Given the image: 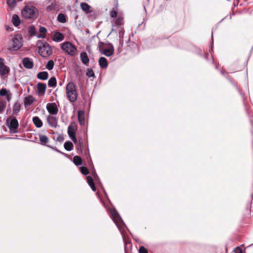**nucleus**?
<instances>
[{
    "mask_svg": "<svg viewBox=\"0 0 253 253\" xmlns=\"http://www.w3.org/2000/svg\"><path fill=\"white\" fill-rule=\"evenodd\" d=\"M118 4L115 7L113 8L110 12V16L111 18H116L112 26L114 28H117L118 29L120 38L123 37L124 34V18L122 14L118 15Z\"/></svg>",
    "mask_w": 253,
    "mask_h": 253,
    "instance_id": "1",
    "label": "nucleus"
},
{
    "mask_svg": "<svg viewBox=\"0 0 253 253\" xmlns=\"http://www.w3.org/2000/svg\"><path fill=\"white\" fill-rule=\"evenodd\" d=\"M22 16L27 19H35L39 15L38 9L33 5H26L21 10Z\"/></svg>",
    "mask_w": 253,
    "mask_h": 253,
    "instance_id": "2",
    "label": "nucleus"
},
{
    "mask_svg": "<svg viewBox=\"0 0 253 253\" xmlns=\"http://www.w3.org/2000/svg\"><path fill=\"white\" fill-rule=\"evenodd\" d=\"M65 92L67 98L70 102H74L77 100L78 93L77 86L74 83L70 82L66 85Z\"/></svg>",
    "mask_w": 253,
    "mask_h": 253,
    "instance_id": "3",
    "label": "nucleus"
},
{
    "mask_svg": "<svg viewBox=\"0 0 253 253\" xmlns=\"http://www.w3.org/2000/svg\"><path fill=\"white\" fill-rule=\"evenodd\" d=\"M38 52L41 56L45 58L52 54V49L47 42H44L38 47Z\"/></svg>",
    "mask_w": 253,
    "mask_h": 253,
    "instance_id": "4",
    "label": "nucleus"
},
{
    "mask_svg": "<svg viewBox=\"0 0 253 253\" xmlns=\"http://www.w3.org/2000/svg\"><path fill=\"white\" fill-rule=\"evenodd\" d=\"M60 47L62 50L71 56H75L77 52L76 46L69 42L61 43Z\"/></svg>",
    "mask_w": 253,
    "mask_h": 253,
    "instance_id": "5",
    "label": "nucleus"
},
{
    "mask_svg": "<svg viewBox=\"0 0 253 253\" xmlns=\"http://www.w3.org/2000/svg\"><path fill=\"white\" fill-rule=\"evenodd\" d=\"M110 212L111 213L113 221L115 223L116 225H117L120 231L121 232H122L123 231L122 230L124 226H125V223L123 220H122V219L121 218V217H120V216L119 215V214H118V212L116 211L111 210L110 211Z\"/></svg>",
    "mask_w": 253,
    "mask_h": 253,
    "instance_id": "6",
    "label": "nucleus"
},
{
    "mask_svg": "<svg viewBox=\"0 0 253 253\" xmlns=\"http://www.w3.org/2000/svg\"><path fill=\"white\" fill-rule=\"evenodd\" d=\"M6 125L8 126L10 132L15 133L17 132V128L19 126V123L15 118L10 117L6 120Z\"/></svg>",
    "mask_w": 253,
    "mask_h": 253,
    "instance_id": "7",
    "label": "nucleus"
},
{
    "mask_svg": "<svg viewBox=\"0 0 253 253\" xmlns=\"http://www.w3.org/2000/svg\"><path fill=\"white\" fill-rule=\"evenodd\" d=\"M12 46L8 47L9 51H17L22 46V38L21 35H17L12 39Z\"/></svg>",
    "mask_w": 253,
    "mask_h": 253,
    "instance_id": "8",
    "label": "nucleus"
},
{
    "mask_svg": "<svg viewBox=\"0 0 253 253\" xmlns=\"http://www.w3.org/2000/svg\"><path fill=\"white\" fill-rule=\"evenodd\" d=\"M76 126L74 123H71L68 127V134L74 143H77V139L76 137Z\"/></svg>",
    "mask_w": 253,
    "mask_h": 253,
    "instance_id": "9",
    "label": "nucleus"
},
{
    "mask_svg": "<svg viewBox=\"0 0 253 253\" xmlns=\"http://www.w3.org/2000/svg\"><path fill=\"white\" fill-rule=\"evenodd\" d=\"M46 121L49 126L56 128L58 126V118L56 115H49L46 117Z\"/></svg>",
    "mask_w": 253,
    "mask_h": 253,
    "instance_id": "10",
    "label": "nucleus"
},
{
    "mask_svg": "<svg viewBox=\"0 0 253 253\" xmlns=\"http://www.w3.org/2000/svg\"><path fill=\"white\" fill-rule=\"evenodd\" d=\"M46 108L49 115H56L58 112V109L55 103H47Z\"/></svg>",
    "mask_w": 253,
    "mask_h": 253,
    "instance_id": "11",
    "label": "nucleus"
},
{
    "mask_svg": "<svg viewBox=\"0 0 253 253\" xmlns=\"http://www.w3.org/2000/svg\"><path fill=\"white\" fill-rule=\"evenodd\" d=\"M22 63L25 68L29 69H32L34 67L33 61L28 57H25L23 59Z\"/></svg>",
    "mask_w": 253,
    "mask_h": 253,
    "instance_id": "12",
    "label": "nucleus"
},
{
    "mask_svg": "<svg viewBox=\"0 0 253 253\" xmlns=\"http://www.w3.org/2000/svg\"><path fill=\"white\" fill-rule=\"evenodd\" d=\"M64 36L59 32H56L53 34L52 40L57 42H61L64 40Z\"/></svg>",
    "mask_w": 253,
    "mask_h": 253,
    "instance_id": "13",
    "label": "nucleus"
},
{
    "mask_svg": "<svg viewBox=\"0 0 253 253\" xmlns=\"http://www.w3.org/2000/svg\"><path fill=\"white\" fill-rule=\"evenodd\" d=\"M46 85L44 83H39L37 84V91L39 95H43L45 93Z\"/></svg>",
    "mask_w": 253,
    "mask_h": 253,
    "instance_id": "14",
    "label": "nucleus"
},
{
    "mask_svg": "<svg viewBox=\"0 0 253 253\" xmlns=\"http://www.w3.org/2000/svg\"><path fill=\"white\" fill-rule=\"evenodd\" d=\"M114 53V47L111 44H109V45L108 48H106L103 50L102 52V54H104L106 56H110Z\"/></svg>",
    "mask_w": 253,
    "mask_h": 253,
    "instance_id": "15",
    "label": "nucleus"
},
{
    "mask_svg": "<svg viewBox=\"0 0 253 253\" xmlns=\"http://www.w3.org/2000/svg\"><path fill=\"white\" fill-rule=\"evenodd\" d=\"M82 9L86 13H89L92 12L91 7L87 3L82 2L80 4Z\"/></svg>",
    "mask_w": 253,
    "mask_h": 253,
    "instance_id": "16",
    "label": "nucleus"
},
{
    "mask_svg": "<svg viewBox=\"0 0 253 253\" xmlns=\"http://www.w3.org/2000/svg\"><path fill=\"white\" fill-rule=\"evenodd\" d=\"M21 109V104L20 102L17 101L14 103L13 106L12 113L13 115H17L20 112Z\"/></svg>",
    "mask_w": 253,
    "mask_h": 253,
    "instance_id": "17",
    "label": "nucleus"
},
{
    "mask_svg": "<svg viewBox=\"0 0 253 253\" xmlns=\"http://www.w3.org/2000/svg\"><path fill=\"white\" fill-rule=\"evenodd\" d=\"M99 65L101 68L105 69L108 67V64L106 58L101 57L98 61Z\"/></svg>",
    "mask_w": 253,
    "mask_h": 253,
    "instance_id": "18",
    "label": "nucleus"
},
{
    "mask_svg": "<svg viewBox=\"0 0 253 253\" xmlns=\"http://www.w3.org/2000/svg\"><path fill=\"white\" fill-rule=\"evenodd\" d=\"M33 122L35 126L38 128H40L42 126V122L39 117L37 116L33 118Z\"/></svg>",
    "mask_w": 253,
    "mask_h": 253,
    "instance_id": "19",
    "label": "nucleus"
},
{
    "mask_svg": "<svg viewBox=\"0 0 253 253\" xmlns=\"http://www.w3.org/2000/svg\"><path fill=\"white\" fill-rule=\"evenodd\" d=\"M39 32L41 33V34H38L37 35V38L44 39L46 38V33L47 32L46 29L44 27H40L39 29Z\"/></svg>",
    "mask_w": 253,
    "mask_h": 253,
    "instance_id": "20",
    "label": "nucleus"
},
{
    "mask_svg": "<svg viewBox=\"0 0 253 253\" xmlns=\"http://www.w3.org/2000/svg\"><path fill=\"white\" fill-rule=\"evenodd\" d=\"M37 78L41 80H46L48 78V74L46 71L40 72L37 74Z\"/></svg>",
    "mask_w": 253,
    "mask_h": 253,
    "instance_id": "21",
    "label": "nucleus"
},
{
    "mask_svg": "<svg viewBox=\"0 0 253 253\" xmlns=\"http://www.w3.org/2000/svg\"><path fill=\"white\" fill-rule=\"evenodd\" d=\"M81 60L83 63L87 64L89 62V58L87 54L85 52H83L80 54Z\"/></svg>",
    "mask_w": 253,
    "mask_h": 253,
    "instance_id": "22",
    "label": "nucleus"
},
{
    "mask_svg": "<svg viewBox=\"0 0 253 253\" xmlns=\"http://www.w3.org/2000/svg\"><path fill=\"white\" fill-rule=\"evenodd\" d=\"M9 71V68L5 65L0 67V75L1 76L8 74Z\"/></svg>",
    "mask_w": 253,
    "mask_h": 253,
    "instance_id": "23",
    "label": "nucleus"
},
{
    "mask_svg": "<svg viewBox=\"0 0 253 253\" xmlns=\"http://www.w3.org/2000/svg\"><path fill=\"white\" fill-rule=\"evenodd\" d=\"M12 22L13 24L16 27L18 26L20 24V19L18 15L14 14L12 16Z\"/></svg>",
    "mask_w": 253,
    "mask_h": 253,
    "instance_id": "24",
    "label": "nucleus"
},
{
    "mask_svg": "<svg viewBox=\"0 0 253 253\" xmlns=\"http://www.w3.org/2000/svg\"><path fill=\"white\" fill-rule=\"evenodd\" d=\"M86 179H87V183H88V185L90 186V187H91V188L92 189V190L93 191H95L96 187H95L93 180L92 178V177L90 176H88L87 177Z\"/></svg>",
    "mask_w": 253,
    "mask_h": 253,
    "instance_id": "25",
    "label": "nucleus"
},
{
    "mask_svg": "<svg viewBox=\"0 0 253 253\" xmlns=\"http://www.w3.org/2000/svg\"><path fill=\"white\" fill-rule=\"evenodd\" d=\"M78 118L80 124L81 125H84V112L82 111H79Z\"/></svg>",
    "mask_w": 253,
    "mask_h": 253,
    "instance_id": "26",
    "label": "nucleus"
},
{
    "mask_svg": "<svg viewBox=\"0 0 253 253\" xmlns=\"http://www.w3.org/2000/svg\"><path fill=\"white\" fill-rule=\"evenodd\" d=\"M57 20L60 23H65L67 21V16L63 13H59L57 16Z\"/></svg>",
    "mask_w": 253,
    "mask_h": 253,
    "instance_id": "27",
    "label": "nucleus"
},
{
    "mask_svg": "<svg viewBox=\"0 0 253 253\" xmlns=\"http://www.w3.org/2000/svg\"><path fill=\"white\" fill-rule=\"evenodd\" d=\"M40 141L41 144L45 145L48 142V138L46 135H40Z\"/></svg>",
    "mask_w": 253,
    "mask_h": 253,
    "instance_id": "28",
    "label": "nucleus"
},
{
    "mask_svg": "<svg viewBox=\"0 0 253 253\" xmlns=\"http://www.w3.org/2000/svg\"><path fill=\"white\" fill-rule=\"evenodd\" d=\"M56 79L55 77H51L48 82V85L49 87H55L56 86Z\"/></svg>",
    "mask_w": 253,
    "mask_h": 253,
    "instance_id": "29",
    "label": "nucleus"
},
{
    "mask_svg": "<svg viewBox=\"0 0 253 253\" xmlns=\"http://www.w3.org/2000/svg\"><path fill=\"white\" fill-rule=\"evenodd\" d=\"M64 148L68 151H71L73 149V144L70 141H66L64 144Z\"/></svg>",
    "mask_w": 253,
    "mask_h": 253,
    "instance_id": "30",
    "label": "nucleus"
},
{
    "mask_svg": "<svg viewBox=\"0 0 253 253\" xmlns=\"http://www.w3.org/2000/svg\"><path fill=\"white\" fill-rule=\"evenodd\" d=\"M34 99L31 96H28L24 98V103L25 105H30L34 101Z\"/></svg>",
    "mask_w": 253,
    "mask_h": 253,
    "instance_id": "31",
    "label": "nucleus"
},
{
    "mask_svg": "<svg viewBox=\"0 0 253 253\" xmlns=\"http://www.w3.org/2000/svg\"><path fill=\"white\" fill-rule=\"evenodd\" d=\"M73 162L74 164L77 166L82 165V160L81 158L78 156H76L73 158Z\"/></svg>",
    "mask_w": 253,
    "mask_h": 253,
    "instance_id": "32",
    "label": "nucleus"
},
{
    "mask_svg": "<svg viewBox=\"0 0 253 253\" xmlns=\"http://www.w3.org/2000/svg\"><path fill=\"white\" fill-rule=\"evenodd\" d=\"M76 145V148L78 151L80 152L82 151L83 148L84 147V143L82 140L78 141L77 140V143H74Z\"/></svg>",
    "mask_w": 253,
    "mask_h": 253,
    "instance_id": "33",
    "label": "nucleus"
},
{
    "mask_svg": "<svg viewBox=\"0 0 253 253\" xmlns=\"http://www.w3.org/2000/svg\"><path fill=\"white\" fill-rule=\"evenodd\" d=\"M6 3L9 8L12 9L16 5V1L15 0H6Z\"/></svg>",
    "mask_w": 253,
    "mask_h": 253,
    "instance_id": "34",
    "label": "nucleus"
},
{
    "mask_svg": "<svg viewBox=\"0 0 253 253\" xmlns=\"http://www.w3.org/2000/svg\"><path fill=\"white\" fill-rule=\"evenodd\" d=\"M28 33L31 37L34 36L36 34V29L34 26H31L28 28Z\"/></svg>",
    "mask_w": 253,
    "mask_h": 253,
    "instance_id": "35",
    "label": "nucleus"
},
{
    "mask_svg": "<svg viewBox=\"0 0 253 253\" xmlns=\"http://www.w3.org/2000/svg\"><path fill=\"white\" fill-rule=\"evenodd\" d=\"M54 65V63L53 60H50L48 61L46 65V68L48 69V70H51Z\"/></svg>",
    "mask_w": 253,
    "mask_h": 253,
    "instance_id": "36",
    "label": "nucleus"
},
{
    "mask_svg": "<svg viewBox=\"0 0 253 253\" xmlns=\"http://www.w3.org/2000/svg\"><path fill=\"white\" fill-rule=\"evenodd\" d=\"M86 75L89 78H95V74L94 73L93 71L91 69H87L86 72Z\"/></svg>",
    "mask_w": 253,
    "mask_h": 253,
    "instance_id": "37",
    "label": "nucleus"
},
{
    "mask_svg": "<svg viewBox=\"0 0 253 253\" xmlns=\"http://www.w3.org/2000/svg\"><path fill=\"white\" fill-rule=\"evenodd\" d=\"M6 107V102L4 101H0V113H2Z\"/></svg>",
    "mask_w": 253,
    "mask_h": 253,
    "instance_id": "38",
    "label": "nucleus"
},
{
    "mask_svg": "<svg viewBox=\"0 0 253 253\" xmlns=\"http://www.w3.org/2000/svg\"><path fill=\"white\" fill-rule=\"evenodd\" d=\"M80 169H81V171L83 174H84V175L88 174V170L87 169V168H86L85 167H81L80 168Z\"/></svg>",
    "mask_w": 253,
    "mask_h": 253,
    "instance_id": "39",
    "label": "nucleus"
},
{
    "mask_svg": "<svg viewBox=\"0 0 253 253\" xmlns=\"http://www.w3.org/2000/svg\"><path fill=\"white\" fill-rule=\"evenodd\" d=\"M105 44L103 42H100L98 44V48L100 51L102 53V52L104 49V48L105 47Z\"/></svg>",
    "mask_w": 253,
    "mask_h": 253,
    "instance_id": "40",
    "label": "nucleus"
},
{
    "mask_svg": "<svg viewBox=\"0 0 253 253\" xmlns=\"http://www.w3.org/2000/svg\"><path fill=\"white\" fill-rule=\"evenodd\" d=\"M7 90L6 88H1L0 90V95L3 96L7 94Z\"/></svg>",
    "mask_w": 253,
    "mask_h": 253,
    "instance_id": "41",
    "label": "nucleus"
},
{
    "mask_svg": "<svg viewBox=\"0 0 253 253\" xmlns=\"http://www.w3.org/2000/svg\"><path fill=\"white\" fill-rule=\"evenodd\" d=\"M139 253H148L147 250L143 246H141L139 249Z\"/></svg>",
    "mask_w": 253,
    "mask_h": 253,
    "instance_id": "42",
    "label": "nucleus"
},
{
    "mask_svg": "<svg viewBox=\"0 0 253 253\" xmlns=\"http://www.w3.org/2000/svg\"><path fill=\"white\" fill-rule=\"evenodd\" d=\"M234 253H243L242 251L239 247H236L234 249Z\"/></svg>",
    "mask_w": 253,
    "mask_h": 253,
    "instance_id": "43",
    "label": "nucleus"
},
{
    "mask_svg": "<svg viewBox=\"0 0 253 253\" xmlns=\"http://www.w3.org/2000/svg\"><path fill=\"white\" fill-rule=\"evenodd\" d=\"M4 65V60L2 58H0V67Z\"/></svg>",
    "mask_w": 253,
    "mask_h": 253,
    "instance_id": "44",
    "label": "nucleus"
},
{
    "mask_svg": "<svg viewBox=\"0 0 253 253\" xmlns=\"http://www.w3.org/2000/svg\"><path fill=\"white\" fill-rule=\"evenodd\" d=\"M57 140L60 141H63V138L62 136H59L58 137H57Z\"/></svg>",
    "mask_w": 253,
    "mask_h": 253,
    "instance_id": "45",
    "label": "nucleus"
},
{
    "mask_svg": "<svg viewBox=\"0 0 253 253\" xmlns=\"http://www.w3.org/2000/svg\"><path fill=\"white\" fill-rule=\"evenodd\" d=\"M10 98H11V97H10V96H7V98H6V99H7V100L8 101H10Z\"/></svg>",
    "mask_w": 253,
    "mask_h": 253,
    "instance_id": "46",
    "label": "nucleus"
},
{
    "mask_svg": "<svg viewBox=\"0 0 253 253\" xmlns=\"http://www.w3.org/2000/svg\"><path fill=\"white\" fill-rule=\"evenodd\" d=\"M123 240H124V242L125 244L126 245V239H125V238L124 236H123Z\"/></svg>",
    "mask_w": 253,
    "mask_h": 253,
    "instance_id": "47",
    "label": "nucleus"
},
{
    "mask_svg": "<svg viewBox=\"0 0 253 253\" xmlns=\"http://www.w3.org/2000/svg\"><path fill=\"white\" fill-rule=\"evenodd\" d=\"M15 0L16 1V2H17L22 1L23 0Z\"/></svg>",
    "mask_w": 253,
    "mask_h": 253,
    "instance_id": "48",
    "label": "nucleus"
},
{
    "mask_svg": "<svg viewBox=\"0 0 253 253\" xmlns=\"http://www.w3.org/2000/svg\"><path fill=\"white\" fill-rule=\"evenodd\" d=\"M56 151L57 152H58V153H61V152H60V151L59 150H57V149H56Z\"/></svg>",
    "mask_w": 253,
    "mask_h": 253,
    "instance_id": "49",
    "label": "nucleus"
}]
</instances>
